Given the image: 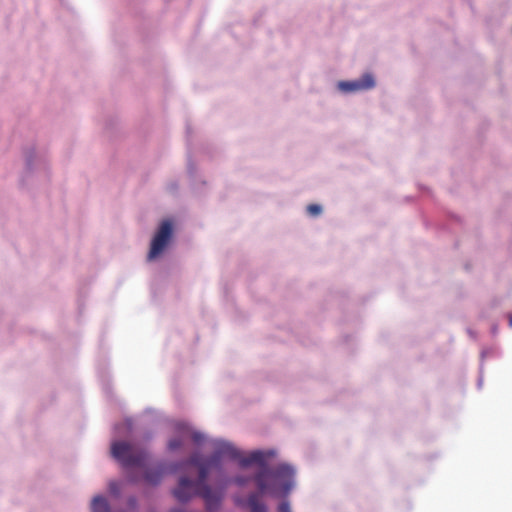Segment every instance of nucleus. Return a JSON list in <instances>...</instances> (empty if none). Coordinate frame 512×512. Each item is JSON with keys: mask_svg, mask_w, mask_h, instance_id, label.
<instances>
[{"mask_svg": "<svg viewBox=\"0 0 512 512\" xmlns=\"http://www.w3.org/2000/svg\"><path fill=\"white\" fill-rule=\"evenodd\" d=\"M213 447L214 453L209 458H204L200 454L195 453L189 460L183 463L197 467L199 477L197 481H193L186 476L180 478L177 488L173 490V495L178 501L186 502L193 496L198 495L205 501L208 512L218 511L223 493L213 492L206 483V480L210 469L220 467L221 459L225 457L238 461L242 467H247L254 463L262 467L253 478L260 494L267 492L276 494L277 492V490L270 487L266 481L269 474L281 482V492L284 495H287L291 491L293 487L294 469L287 464H281L275 470L269 471L265 464L267 458L275 455L273 450H256L251 452L248 456H243L240 450L226 441L217 440L214 442Z\"/></svg>", "mask_w": 512, "mask_h": 512, "instance_id": "nucleus-1", "label": "nucleus"}, {"mask_svg": "<svg viewBox=\"0 0 512 512\" xmlns=\"http://www.w3.org/2000/svg\"><path fill=\"white\" fill-rule=\"evenodd\" d=\"M111 454L125 468L141 467L147 459L145 450L125 441L112 443Z\"/></svg>", "mask_w": 512, "mask_h": 512, "instance_id": "nucleus-2", "label": "nucleus"}, {"mask_svg": "<svg viewBox=\"0 0 512 512\" xmlns=\"http://www.w3.org/2000/svg\"><path fill=\"white\" fill-rule=\"evenodd\" d=\"M172 223L169 220L163 221L151 242L148 260L158 257L167 247L172 237Z\"/></svg>", "mask_w": 512, "mask_h": 512, "instance_id": "nucleus-3", "label": "nucleus"}, {"mask_svg": "<svg viewBox=\"0 0 512 512\" xmlns=\"http://www.w3.org/2000/svg\"><path fill=\"white\" fill-rule=\"evenodd\" d=\"M374 85L375 81L373 76L371 74H365L360 79L355 81L339 82L338 87L343 92H354L373 88Z\"/></svg>", "mask_w": 512, "mask_h": 512, "instance_id": "nucleus-4", "label": "nucleus"}, {"mask_svg": "<svg viewBox=\"0 0 512 512\" xmlns=\"http://www.w3.org/2000/svg\"><path fill=\"white\" fill-rule=\"evenodd\" d=\"M163 474H164V468L162 466L155 467V468H149L145 472L144 478L148 484L157 485L158 483H160Z\"/></svg>", "mask_w": 512, "mask_h": 512, "instance_id": "nucleus-5", "label": "nucleus"}, {"mask_svg": "<svg viewBox=\"0 0 512 512\" xmlns=\"http://www.w3.org/2000/svg\"><path fill=\"white\" fill-rule=\"evenodd\" d=\"M176 428L178 431L182 432L183 436L190 437L195 443H200L204 439L201 433L192 431V429L185 423H178Z\"/></svg>", "mask_w": 512, "mask_h": 512, "instance_id": "nucleus-6", "label": "nucleus"}, {"mask_svg": "<svg viewBox=\"0 0 512 512\" xmlns=\"http://www.w3.org/2000/svg\"><path fill=\"white\" fill-rule=\"evenodd\" d=\"M247 504L250 512H267L266 506L259 501L258 493H251L248 496Z\"/></svg>", "mask_w": 512, "mask_h": 512, "instance_id": "nucleus-7", "label": "nucleus"}, {"mask_svg": "<svg viewBox=\"0 0 512 512\" xmlns=\"http://www.w3.org/2000/svg\"><path fill=\"white\" fill-rule=\"evenodd\" d=\"M92 512H110V506L107 500L102 496H96L91 504Z\"/></svg>", "mask_w": 512, "mask_h": 512, "instance_id": "nucleus-8", "label": "nucleus"}, {"mask_svg": "<svg viewBox=\"0 0 512 512\" xmlns=\"http://www.w3.org/2000/svg\"><path fill=\"white\" fill-rule=\"evenodd\" d=\"M178 432L180 433V436L175 437L168 442V449L170 451H175V450H178L180 447H182L183 441L186 438L185 436H183L181 431H178Z\"/></svg>", "mask_w": 512, "mask_h": 512, "instance_id": "nucleus-9", "label": "nucleus"}, {"mask_svg": "<svg viewBox=\"0 0 512 512\" xmlns=\"http://www.w3.org/2000/svg\"><path fill=\"white\" fill-rule=\"evenodd\" d=\"M307 211L310 215L317 216L321 213L322 209H321V206H319L317 204H310L307 207Z\"/></svg>", "mask_w": 512, "mask_h": 512, "instance_id": "nucleus-10", "label": "nucleus"}, {"mask_svg": "<svg viewBox=\"0 0 512 512\" xmlns=\"http://www.w3.org/2000/svg\"><path fill=\"white\" fill-rule=\"evenodd\" d=\"M109 491L114 496L120 495V484L118 482H110L109 483Z\"/></svg>", "mask_w": 512, "mask_h": 512, "instance_id": "nucleus-11", "label": "nucleus"}, {"mask_svg": "<svg viewBox=\"0 0 512 512\" xmlns=\"http://www.w3.org/2000/svg\"><path fill=\"white\" fill-rule=\"evenodd\" d=\"M277 512H292L289 501H282L277 507Z\"/></svg>", "mask_w": 512, "mask_h": 512, "instance_id": "nucleus-12", "label": "nucleus"}, {"mask_svg": "<svg viewBox=\"0 0 512 512\" xmlns=\"http://www.w3.org/2000/svg\"><path fill=\"white\" fill-rule=\"evenodd\" d=\"M250 481V478L248 477H243V476H238V477H235L233 482L239 486H243L245 485L246 483H248Z\"/></svg>", "mask_w": 512, "mask_h": 512, "instance_id": "nucleus-13", "label": "nucleus"}, {"mask_svg": "<svg viewBox=\"0 0 512 512\" xmlns=\"http://www.w3.org/2000/svg\"><path fill=\"white\" fill-rule=\"evenodd\" d=\"M129 505L132 507V508H135L136 506V499L135 498H130L129 499Z\"/></svg>", "mask_w": 512, "mask_h": 512, "instance_id": "nucleus-14", "label": "nucleus"}, {"mask_svg": "<svg viewBox=\"0 0 512 512\" xmlns=\"http://www.w3.org/2000/svg\"><path fill=\"white\" fill-rule=\"evenodd\" d=\"M235 503H236L237 505H240V506H242V505L244 504L243 500H242L241 498H239V497H236V498H235Z\"/></svg>", "mask_w": 512, "mask_h": 512, "instance_id": "nucleus-15", "label": "nucleus"}, {"mask_svg": "<svg viewBox=\"0 0 512 512\" xmlns=\"http://www.w3.org/2000/svg\"><path fill=\"white\" fill-rule=\"evenodd\" d=\"M509 326L512 328V314L509 315Z\"/></svg>", "mask_w": 512, "mask_h": 512, "instance_id": "nucleus-16", "label": "nucleus"}, {"mask_svg": "<svg viewBox=\"0 0 512 512\" xmlns=\"http://www.w3.org/2000/svg\"><path fill=\"white\" fill-rule=\"evenodd\" d=\"M172 512H184L182 510H173Z\"/></svg>", "mask_w": 512, "mask_h": 512, "instance_id": "nucleus-17", "label": "nucleus"}]
</instances>
